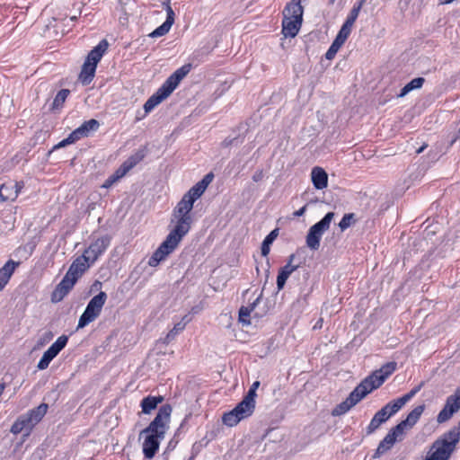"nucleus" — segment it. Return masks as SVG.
I'll return each mask as SVG.
<instances>
[{"label":"nucleus","mask_w":460,"mask_h":460,"mask_svg":"<svg viewBox=\"0 0 460 460\" xmlns=\"http://www.w3.org/2000/svg\"><path fill=\"white\" fill-rule=\"evenodd\" d=\"M406 402L403 401V399L401 397L393 400L386 403L385 406L388 407V411L391 412L392 415L395 414Z\"/></svg>","instance_id":"obj_45"},{"label":"nucleus","mask_w":460,"mask_h":460,"mask_svg":"<svg viewBox=\"0 0 460 460\" xmlns=\"http://www.w3.org/2000/svg\"><path fill=\"white\" fill-rule=\"evenodd\" d=\"M242 420H243L237 411L234 408L233 410L225 412L222 416V421L227 427L236 426Z\"/></svg>","instance_id":"obj_34"},{"label":"nucleus","mask_w":460,"mask_h":460,"mask_svg":"<svg viewBox=\"0 0 460 460\" xmlns=\"http://www.w3.org/2000/svg\"><path fill=\"white\" fill-rule=\"evenodd\" d=\"M172 408L171 404H163L155 419L149 423V425L140 431L139 437L144 433H155L165 436L167 429H169V422Z\"/></svg>","instance_id":"obj_4"},{"label":"nucleus","mask_w":460,"mask_h":460,"mask_svg":"<svg viewBox=\"0 0 460 460\" xmlns=\"http://www.w3.org/2000/svg\"><path fill=\"white\" fill-rule=\"evenodd\" d=\"M108 47L107 40L103 39L88 53L78 75V80L83 85H88L93 82L97 65L107 51Z\"/></svg>","instance_id":"obj_1"},{"label":"nucleus","mask_w":460,"mask_h":460,"mask_svg":"<svg viewBox=\"0 0 460 460\" xmlns=\"http://www.w3.org/2000/svg\"><path fill=\"white\" fill-rule=\"evenodd\" d=\"M256 396H257L256 392L252 389H249L247 394L243 396V399L256 406V401H255Z\"/></svg>","instance_id":"obj_59"},{"label":"nucleus","mask_w":460,"mask_h":460,"mask_svg":"<svg viewBox=\"0 0 460 460\" xmlns=\"http://www.w3.org/2000/svg\"><path fill=\"white\" fill-rule=\"evenodd\" d=\"M425 82V79L423 77H416L412 80H411L408 84H406L400 91V93L397 94L398 98H402L406 96L410 92L420 89Z\"/></svg>","instance_id":"obj_32"},{"label":"nucleus","mask_w":460,"mask_h":460,"mask_svg":"<svg viewBox=\"0 0 460 460\" xmlns=\"http://www.w3.org/2000/svg\"><path fill=\"white\" fill-rule=\"evenodd\" d=\"M289 274L279 269L278 276H277V288L278 291H280L284 288L288 279L289 278Z\"/></svg>","instance_id":"obj_48"},{"label":"nucleus","mask_w":460,"mask_h":460,"mask_svg":"<svg viewBox=\"0 0 460 460\" xmlns=\"http://www.w3.org/2000/svg\"><path fill=\"white\" fill-rule=\"evenodd\" d=\"M33 428L34 425L30 420L28 415L24 413L16 419V420L12 425L10 431L14 435H18L22 431L26 430V435H29Z\"/></svg>","instance_id":"obj_19"},{"label":"nucleus","mask_w":460,"mask_h":460,"mask_svg":"<svg viewBox=\"0 0 460 460\" xmlns=\"http://www.w3.org/2000/svg\"><path fill=\"white\" fill-rule=\"evenodd\" d=\"M191 68L192 65L190 63L181 66L164 81L163 85L172 93L181 81L190 72Z\"/></svg>","instance_id":"obj_11"},{"label":"nucleus","mask_w":460,"mask_h":460,"mask_svg":"<svg viewBox=\"0 0 460 460\" xmlns=\"http://www.w3.org/2000/svg\"><path fill=\"white\" fill-rule=\"evenodd\" d=\"M311 181L316 190H323L328 186V174L322 167L315 166L311 172Z\"/></svg>","instance_id":"obj_20"},{"label":"nucleus","mask_w":460,"mask_h":460,"mask_svg":"<svg viewBox=\"0 0 460 460\" xmlns=\"http://www.w3.org/2000/svg\"><path fill=\"white\" fill-rule=\"evenodd\" d=\"M8 183L13 187V191L17 192V196L20 194L21 190L24 187V182L22 181H9Z\"/></svg>","instance_id":"obj_63"},{"label":"nucleus","mask_w":460,"mask_h":460,"mask_svg":"<svg viewBox=\"0 0 460 460\" xmlns=\"http://www.w3.org/2000/svg\"><path fill=\"white\" fill-rule=\"evenodd\" d=\"M406 428H409V426L407 425V423L402 420V421H400L397 425H395L394 427H393L389 431H388V435L393 438L394 439V441L396 442L397 440H402V436L404 434V430Z\"/></svg>","instance_id":"obj_39"},{"label":"nucleus","mask_w":460,"mask_h":460,"mask_svg":"<svg viewBox=\"0 0 460 460\" xmlns=\"http://www.w3.org/2000/svg\"><path fill=\"white\" fill-rule=\"evenodd\" d=\"M89 263H86L84 257H77L70 265L66 274L75 279L76 281L82 274L87 270Z\"/></svg>","instance_id":"obj_23"},{"label":"nucleus","mask_w":460,"mask_h":460,"mask_svg":"<svg viewBox=\"0 0 460 460\" xmlns=\"http://www.w3.org/2000/svg\"><path fill=\"white\" fill-rule=\"evenodd\" d=\"M234 409L237 411V412L241 415V417L244 420L252 416L255 410V405L252 403L242 399L241 402H239Z\"/></svg>","instance_id":"obj_33"},{"label":"nucleus","mask_w":460,"mask_h":460,"mask_svg":"<svg viewBox=\"0 0 460 460\" xmlns=\"http://www.w3.org/2000/svg\"><path fill=\"white\" fill-rule=\"evenodd\" d=\"M261 297V294L249 305L240 307L238 320L243 325H250L252 323V313L259 304Z\"/></svg>","instance_id":"obj_25"},{"label":"nucleus","mask_w":460,"mask_h":460,"mask_svg":"<svg viewBox=\"0 0 460 460\" xmlns=\"http://www.w3.org/2000/svg\"><path fill=\"white\" fill-rule=\"evenodd\" d=\"M391 416V412L388 411V407H382L378 411L375 413L368 426L366 429L367 435H370L375 432L381 424L385 423Z\"/></svg>","instance_id":"obj_16"},{"label":"nucleus","mask_w":460,"mask_h":460,"mask_svg":"<svg viewBox=\"0 0 460 460\" xmlns=\"http://www.w3.org/2000/svg\"><path fill=\"white\" fill-rule=\"evenodd\" d=\"M279 233V228L273 229L272 231L270 232L269 234L266 235V237L264 238V240L262 242L271 245L273 243V242L277 239Z\"/></svg>","instance_id":"obj_54"},{"label":"nucleus","mask_w":460,"mask_h":460,"mask_svg":"<svg viewBox=\"0 0 460 460\" xmlns=\"http://www.w3.org/2000/svg\"><path fill=\"white\" fill-rule=\"evenodd\" d=\"M107 297V294L101 291L88 302L86 308L79 317L77 330L84 328L101 314Z\"/></svg>","instance_id":"obj_3"},{"label":"nucleus","mask_w":460,"mask_h":460,"mask_svg":"<svg viewBox=\"0 0 460 460\" xmlns=\"http://www.w3.org/2000/svg\"><path fill=\"white\" fill-rule=\"evenodd\" d=\"M192 210H190L188 206L181 199L176 207L173 208L172 211V217L181 215V214H187L190 213Z\"/></svg>","instance_id":"obj_49"},{"label":"nucleus","mask_w":460,"mask_h":460,"mask_svg":"<svg viewBox=\"0 0 460 460\" xmlns=\"http://www.w3.org/2000/svg\"><path fill=\"white\" fill-rule=\"evenodd\" d=\"M70 290L69 287H65L58 283L51 293V302L54 304L61 302Z\"/></svg>","instance_id":"obj_37"},{"label":"nucleus","mask_w":460,"mask_h":460,"mask_svg":"<svg viewBox=\"0 0 460 460\" xmlns=\"http://www.w3.org/2000/svg\"><path fill=\"white\" fill-rule=\"evenodd\" d=\"M377 388L379 387L376 385V382L372 380V377L367 376L354 388V390L358 391L364 399L369 393Z\"/></svg>","instance_id":"obj_30"},{"label":"nucleus","mask_w":460,"mask_h":460,"mask_svg":"<svg viewBox=\"0 0 460 460\" xmlns=\"http://www.w3.org/2000/svg\"><path fill=\"white\" fill-rule=\"evenodd\" d=\"M355 214L354 213H347L345 214L339 223V227L341 231H345L349 228L353 223H355Z\"/></svg>","instance_id":"obj_43"},{"label":"nucleus","mask_w":460,"mask_h":460,"mask_svg":"<svg viewBox=\"0 0 460 460\" xmlns=\"http://www.w3.org/2000/svg\"><path fill=\"white\" fill-rule=\"evenodd\" d=\"M147 147L144 146L143 147L137 150L134 154L128 156L122 164L125 165L128 171L134 168L137 164H139L146 155Z\"/></svg>","instance_id":"obj_29"},{"label":"nucleus","mask_w":460,"mask_h":460,"mask_svg":"<svg viewBox=\"0 0 460 460\" xmlns=\"http://www.w3.org/2000/svg\"><path fill=\"white\" fill-rule=\"evenodd\" d=\"M352 406L349 403V402L345 399L343 402L337 404L332 411V416H341L348 412Z\"/></svg>","instance_id":"obj_42"},{"label":"nucleus","mask_w":460,"mask_h":460,"mask_svg":"<svg viewBox=\"0 0 460 460\" xmlns=\"http://www.w3.org/2000/svg\"><path fill=\"white\" fill-rule=\"evenodd\" d=\"M100 127V123L95 119L84 121L81 126L73 130L70 134L75 141H78L84 137H89L92 131H96Z\"/></svg>","instance_id":"obj_14"},{"label":"nucleus","mask_w":460,"mask_h":460,"mask_svg":"<svg viewBox=\"0 0 460 460\" xmlns=\"http://www.w3.org/2000/svg\"><path fill=\"white\" fill-rule=\"evenodd\" d=\"M424 384H425V382H420L418 385L414 386L410 392H408L407 394L402 395V398L403 399V401L405 402H407L411 398H413L417 394V393H419L420 391V389L423 387Z\"/></svg>","instance_id":"obj_50"},{"label":"nucleus","mask_w":460,"mask_h":460,"mask_svg":"<svg viewBox=\"0 0 460 460\" xmlns=\"http://www.w3.org/2000/svg\"><path fill=\"white\" fill-rule=\"evenodd\" d=\"M394 439H393L388 434H386L385 437L378 444V447L373 455V458H379L385 453L389 451L394 445Z\"/></svg>","instance_id":"obj_31"},{"label":"nucleus","mask_w":460,"mask_h":460,"mask_svg":"<svg viewBox=\"0 0 460 460\" xmlns=\"http://www.w3.org/2000/svg\"><path fill=\"white\" fill-rule=\"evenodd\" d=\"M338 50H339V49L337 47L331 44L330 48L328 49V50L326 51V53L324 55L325 58L328 60L333 59L335 55L337 54Z\"/></svg>","instance_id":"obj_62"},{"label":"nucleus","mask_w":460,"mask_h":460,"mask_svg":"<svg viewBox=\"0 0 460 460\" xmlns=\"http://www.w3.org/2000/svg\"><path fill=\"white\" fill-rule=\"evenodd\" d=\"M406 402L403 401V399L401 397L393 400L386 403L385 406L388 407V411L391 412L392 415L395 414Z\"/></svg>","instance_id":"obj_44"},{"label":"nucleus","mask_w":460,"mask_h":460,"mask_svg":"<svg viewBox=\"0 0 460 460\" xmlns=\"http://www.w3.org/2000/svg\"><path fill=\"white\" fill-rule=\"evenodd\" d=\"M304 8L301 5L300 0H291L288 2L282 12L284 18L299 19L303 21Z\"/></svg>","instance_id":"obj_18"},{"label":"nucleus","mask_w":460,"mask_h":460,"mask_svg":"<svg viewBox=\"0 0 460 460\" xmlns=\"http://www.w3.org/2000/svg\"><path fill=\"white\" fill-rule=\"evenodd\" d=\"M20 264L19 261L8 260L4 265L0 268V290L2 291L8 284L12 275L13 274L16 267Z\"/></svg>","instance_id":"obj_21"},{"label":"nucleus","mask_w":460,"mask_h":460,"mask_svg":"<svg viewBox=\"0 0 460 460\" xmlns=\"http://www.w3.org/2000/svg\"><path fill=\"white\" fill-rule=\"evenodd\" d=\"M180 244V242L172 237L170 234L165 237L158 248L153 252L148 259L150 267H156L159 263L166 259Z\"/></svg>","instance_id":"obj_6"},{"label":"nucleus","mask_w":460,"mask_h":460,"mask_svg":"<svg viewBox=\"0 0 460 460\" xmlns=\"http://www.w3.org/2000/svg\"><path fill=\"white\" fill-rule=\"evenodd\" d=\"M424 384H425V382H420L418 385L414 386L410 392H408L407 394L402 395V398L403 399V401L405 402H407L411 398H413L417 394V393H419L420 391V389L423 387Z\"/></svg>","instance_id":"obj_52"},{"label":"nucleus","mask_w":460,"mask_h":460,"mask_svg":"<svg viewBox=\"0 0 460 460\" xmlns=\"http://www.w3.org/2000/svg\"><path fill=\"white\" fill-rule=\"evenodd\" d=\"M210 439L207 437L202 438L200 440L196 441L191 447V456L190 460H194V458L201 452V450L206 447Z\"/></svg>","instance_id":"obj_41"},{"label":"nucleus","mask_w":460,"mask_h":460,"mask_svg":"<svg viewBox=\"0 0 460 460\" xmlns=\"http://www.w3.org/2000/svg\"><path fill=\"white\" fill-rule=\"evenodd\" d=\"M143 442V455L146 459H153L159 450L160 442L164 438V435L155 433H145Z\"/></svg>","instance_id":"obj_10"},{"label":"nucleus","mask_w":460,"mask_h":460,"mask_svg":"<svg viewBox=\"0 0 460 460\" xmlns=\"http://www.w3.org/2000/svg\"><path fill=\"white\" fill-rule=\"evenodd\" d=\"M191 68L192 65L190 63L181 66L164 81L163 85L172 93L181 81L190 72Z\"/></svg>","instance_id":"obj_12"},{"label":"nucleus","mask_w":460,"mask_h":460,"mask_svg":"<svg viewBox=\"0 0 460 460\" xmlns=\"http://www.w3.org/2000/svg\"><path fill=\"white\" fill-rule=\"evenodd\" d=\"M17 192L13 191V187L8 183H3L0 186V199L2 201L15 200Z\"/></svg>","instance_id":"obj_38"},{"label":"nucleus","mask_w":460,"mask_h":460,"mask_svg":"<svg viewBox=\"0 0 460 460\" xmlns=\"http://www.w3.org/2000/svg\"><path fill=\"white\" fill-rule=\"evenodd\" d=\"M424 384H425V382H420L418 385L414 386L410 392H408L407 394L402 395V398L403 399V401L405 402H407L411 398H413L417 394V393H419L420 391V389L423 387Z\"/></svg>","instance_id":"obj_51"},{"label":"nucleus","mask_w":460,"mask_h":460,"mask_svg":"<svg viewBox=\"0 0 460 460\" xmlns=\"http://www.w3.org/2000/svg\"><path fill=\"white\" fill-rule=\"evenodd\" d=\"M76 283V280L70 277L68 274L66 273L62 280L59 282V284L69 287L71 289L74 288L75 284Z\"/></svg>","instance_id":"obj_56"},{"label":"nucleus","mask_w":460,"mask_h":460,"mask_svg":"<svg viewBox=\"0 0 460 460\" xmlns=\"http://www.w3.org/2000/svg\"><path fill=\"white\" fill-rule=\"evenodd\" d=\"M128 172V169H127L125 165L121 164L120 166L115 171V172L112 175L115 179L119 180L122 178L124 175H126V173Z\"/></svg>","instance_id":"obj_61"},{"label":"nucleus","mask_w":460,"mask_h":460,"mask_svg":"<svg viewBox=\"0 0 460 460\" xmlns=\"http://www.w3.org/2000/svg\"><path fill=\"white\" fill-rule=\"evenodd\" d=\"M397 363L390 361L384 364L379 369L373 371L369 376L372 377L378 387L396 370Z\"/></svg>","instance_id":"obj_13"},{"label":"nucleus","mask_w":460,"mask_h":460,"mask_svg":"<svg viewBox=\"0 0 460 460\" xmlns=\"http://www.w3.org/2000/svg\"><path fill=\"white\" fill-rule=\"evenodd\" d=\"M70 91L68 89H61L60 91H58L53 100L50 110L55 111L61 109Z\"/></svg>","instance_id":"obj_40"},{"label":"nucleus","mask_w":460,"mask_h":460,"mask_svg":"<svg viewBox=\"0 0 460 460\" xmlns=\"http://www.w3.org/2000/svg\"><path fill=\"white\" fill-rule=\"evenodd\" d=\"M299 268V265H293V264H286L280 269L288 273L289 275L292 274L295 270H296Z\"/></svg>","instance_id":"obj_64"},{"label":"nucleus","mask_w":460,"mask_h":460,"mask_svg":"<svg viewBox=\"0 0 460 460\" xmlns=\"http://www.w3.org/2000/svg\"><path fill=\"white\" fill-rule=\"evenodd\" d=\"M174 20H175V13H174L172 6H168L167 11H166V19H165L164 22L172 27V24L174 23Z\"/></svg>","instance_id":"obj_57"},{"label":"nucleus","mask_w":460,"mask_h":460,"mask_svg":"<svg viewBox=\"0 0 460 460\" xmlns=\"http://www.w3.org/2000/svg\"><path fill=\"white\" fill-rule=\"evenodd\" d=\"M164 398L162 395L153 396L147 395L140 402V407L144 414H150L152 411L155 410L158 404L164 402Z\"/></svg>","instance_id":"obj_26"},{"label":"nucleus","mask_w":460,"mask_h":460,"mask_svg":"<svg viewBox=\"0 0 460 460\" xmlns=\"http://www.w3.org/2000/svg\"><path fill=\"white\" fill-rule=\"evenodd\" d=\"M172 27L166 24L164 22L155 29L148 36L151 38H158L167 34Z\"/></svg>","instance_id":"obj_47"},{"label":"nucleus","mask_w":460,"mask_h":460,"mask_svg":"<svg viewBox=\"0 0 460 460\" xmlns=\"http://www.w3.org/2000/svg\"><path fill=\"white\" fill-rule=\"evenodd\" d=\"M214 177L215 176L212 172L207 173L199 181L193 185L189 191L191 192V195H195L196 198L199 199L208 185L212 182Z\"/></svg>","instance_id":"obj_27"},{"label":"nucleus","mask_w":460,"mask_h":460,"mask_svg":"<svg viewBox=\"0 0 460 460\" xmlns=\"http://www.w3.org/2000/svg\"><path fill=\"white\" fill-rule=\"evenodd\" d=\"M360 10H361V7L354 4L352 9L350 10L349 13L348 14L347 19L353 21L355 22L358 17Z\"/></svg>","instance_id":"obj_58"},{"label":"nucleus","mask_w":460,"mask_h":460,"mask_svg":"<svg viewBox=\"0 0 460 460\" xmlns=\"http://www.w3.org/2000/svg\"><path fill=\"white\" fill-rule=\"evenodd\" d=\"M425 410V405L420 404L416 406L406 417L405 420H403L409 428H412L420 418L421 414L423 413Z\"/></svg>","instance_id":"obj_36"},{"label":"nucleus","mask_w":460,"mask_h":460,"mask_svg":"<svg viewBox=\"0 0 460 460\" xmlns=\"http://www.w3.org/2000/svg\"><path fill=\"white\" fill-rule=\"evenodd\" d=\"M362 396L358 393V391L353 390L350 392L349 396L346 398V400L349 402V403L354 407L357 403H358L362 400Z\"/></svg>","instance_id":"obj_53"},{"label":"nucleus","mask_w":460,"mask_h":460,"mask_svg":"<svg viewBox=\"0 0 460 460\" xmlns=\"http://www.w3.org/2000/svg\"><path fill=\"white\" fill-rule=\"evenodd\" d=\"M49 409V405L45 402L40 403L39 406L29 410L26 414L34 427L43 419Z\"/></svg>","instance_id":"obj_28"},{"label":"nucleus","mask_w":460,"mask_h":460,"mask_svg":"<svg viewBox=\"0 0 460 460\" xmlns=\"http://www.w3.org/2000/svg\"><path fill=\"white\" fill-rule=\"evenodd\" d=\"M235 131H238L236 135L234 137L229 136L223 140L221 143L223 147H229L231 146H239L243 144L245 139L246 133L248 132V125L246 123H239L234 132Z\"/></svg>","instance_id":"obj_17"},{"label":"nucleus","mask_w":460,"mask_h":460,"mask_svg":"<svg viewBox=\"0 0 460 460\" xmlns=\"http://www.w3.org/2000/svg\"><path fill=\"white\" fill-rule=\"evenodd\" d=\"M460 440V421L433 442V460H448Z\"/></svg>","instance_id":"obj_2"},{"label":"nucleus","mask_w":460,"mask_h":460,"mask_svg":"<svg viewBox=\"0 0 460 460\" xmlns=\"http://www.w3.org/2000/svg\"><path fill=\"white\" fill-rule=\"evenodd\" d=\"M68 341L67 335L59 336L57 341L43 353L42 357L37 364L39 370L48 368L50 362L59 354V352L66 346Z\"/></svg>","instance_id":"obj_7"},{"label":"nucleus","mask_w":460,"mask_h":460,"mask_svg":"<svg viewBox=\"0 0 460 460\" xmlns=\"http://www.w3.org/2000/svg\"><path fill=\"white\" fill-rule=\"evenodd\" d=\"M173 217L176 219V225L169 234L181 243L191 228L193 223L192 214L190 212L174 216Z\"/></svg>","instance_id":"obj_8"},{"label":"nucleus","mask_w":460,"mask_h":460,"mask_svg":"<svg viewBox=\"0 0 460 460\" xmlns=\"http://www.w3.org/2000/svg\"><path fill=\"white\" fill-rule=\"evenodd\" d=\"M111 238L110 235L105 234L89 245V252H94V259H98L111 244Z\"/></svg>","instance_id":"obj_24"},{"label":"nucleus","mask_w":460,"mask_h":460,"mask_svg":"<svg viewBox=\"0 0 460 460\" xmlns=\"http://www.w3.org/2000/svg\"><path fill=\"white\" fill-rule=\"evenodd\" d=\"M80 257H84L86 259V263H89V266L97 260L94 259V252H89V247L85 249L84 252Z\"/></svg>","instance_id":"obj_60"},{"label":"nucleus","mask_w":460,"mask_h":460,"mask_svg":"<svg viewBox=\"0 0 460 460\" xmlns=\"http://www.w3.org/2000/svg\"><path fill=\"white\" fill-rule=\"evenodd\" d=\"M334 216V212H328L320 221L309 228L305 239V243L308 248L313 251H317L319 249L322 235L326 230L329 229Z\"/></svg>","instance_id":"obj_5"},{"label":"nucleus","mask_w":460,"mask_h":460,"mask_svg":"<svg viewBox=\"0 0 460 460\" xmlns=\"http://www.w3.org/2000/svg\"><path fill=\"white\" fill-rule=\"evenodd\" d=\"M185 329V323H177L174 324L173 328L167 333L165 337V342L169 343L172 341L176 335Z\"/></svg>","instance_id":"obj_46"},{"label":"nucleus","mask_w":460,"mask_h":460,"mask_svg":"<svg viewBox=\"0 0 460 460\" xmlns=\"http://www.w3.org/2000/svg\"><path fill=\"white\" fill-rule=\"evenodd\" d=\"M460 410V386L456 390L455 394L448 396L442 411L438 415L439 423L448 420L454 413Z\"/></svg>","instance_id":"obj_9"},{"label":"nucleus","mask_w":460,"mask_h":460,"mask_svg":"<svg viewBox=\"0 0 460 460\" xmlns=\"http://www.w3.org/2000/svg\"><path fill=\"white\" fill-rule=\"evenodd\" d=\"M242 420H243L237 411L234 408L233 410L225 412L222 416V421L227 427L236 426Z\"/></svg>","instance_id":"obj_35"},{"label":"nucleus","mask_w":460,"mask_h":460,"mask_svg":"<svg viewBox=\"0 0 460 460\" xmlns=\"http://www.w3.org/2000/svg\"><path fill=\"white\" fill-rule=\"evenodd\" d=\"M171 93L162 84L157 91L152 94L144 104L146 113L150 112L164 100L170 96Z\"/></svg>","instance_id":"obj_15"},{"label":"nucleus","mask_w":460,"mask_h":460,"mask_svg":"<svg viewBox=\"0 0 460 460\" xmlns=\"http://www.w3.org/2000/svg\"><path fill=\"white\" fill-rule=\"evenodd\" d=\"M301 18L299 19H289V18H284L282 20V34L288 38H294L297 35L301 24H302Z\"/></svg>","instance_id":"obj_22"},{"label":"nucleus","mask_w":460,"mask_h":460,"mask_svg":"<svg viewBox=\"0 0 460 460\" xmlns=\"http://www.w3.org/2000/svg\"><path fill=\"white\" fill-rule=\"evenodd\" d=\"M75 139L74 137L71 136V134H69L67 136V137L64 138L63 140H61L58 144H57L56 146H53L52 150L50 152H52L53 150L55 149H58L60 147H64L67 145H70V144H73L75 143Z\"/></svg>","instance_id":"obj_55"}]
</instances>
